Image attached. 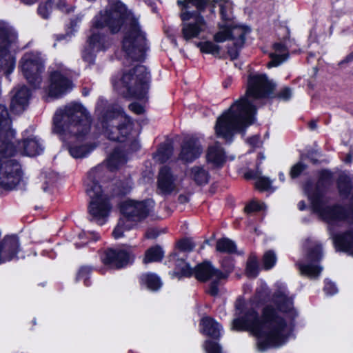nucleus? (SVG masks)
Wrapping results in <instances>:
<instances>
[{
  "instance_id": "nucleus-1",
  "label": "nucleus",
  "mask_w": 353,
  "mask_h": 353,
  "mask_svg": "<svg viewBox=\"0 0 353 353\" xmlns=\"http://www.w3.org/2000/svg\"><path fill=\"white\" fill-rule=\"evenodd\" d=\"M273 304L265 305L259 319L253 308L247 310L243 317L232 321V329L247 330L256 337L257 347L263 351L284 344L292 330V321L296 316L292 302L284 294H275Z\"/></svg>"
},
{
  "instance_id": "nucleus-2",
  "label": "nucleus",
  "mask_w": 353,
  "mask_h": 353,
  "mask_svg": "<svg viewBox=\"0 0 353 353\" xmlns=\"http://www.w3.org/2000/svg\"><path fill=\"white\" fill-rule=\"evenodd\" d=\"M256 107L249 101H236L216 119L214 132L217 137L231 141L234 134L243 132L256 120Z\"/></svg>"
},
{
  "instance_id": "nucleus-3",
  "label": "nucleus",
  "mask_w": 353,
  "mask_h": 353,
  "mask_svg": "<svg viewBox=\"0 0 353 353\" xmlns=\"http://www.w3.org/2000/svg\"><path fill=\"white\" fill-rule=\"evenodd\" d=\"M101 123L107 137L115 141H125L132 130L130 118L119 106L109 108L102 116Z\"/></svg>"
},
{
  "instance_id": "nucleus-4",
  "label": "nucleus",
  "mask_w": 353,
  "mask_h": 353,
  "mask_svg": "<svg viewBox=\"0 0 353 353\" xmlns=\"http://www.w3.org/2000/svg\"><path fill=\"white\" fill-rule=\"evenodd\" d=\"M148 72L143 65H137L114 83V88L126 97L143 98L148 90Z\"/></svg>"
},
{
  "instance_id": "nucleus-5",
  "label": "nucleus",
  "mask_w": 353,
  "mask_h": 353,
  "mask_svg": "<svg viewBox=\"0 0 353 353\" xmlns=\"http://www.w3.org/2000/svg\"><path fill=\"white\" fill-rule=\"evenodd\" d=\"M94 22L96 28L108 26L112 33L118 32L123 26L131 29L138 23L121 3L110 6Z\"/></svg>"
},
{
  "instance_id": "nucleus-6",
  "label": "nucleus",
  "mask_w": 353,
  "mask_h": 353,
  "mask_svg": "<svg viewBox=\"0 0 353 353\" xmlns=\"http://www.w3.org/2000/svg\"><path fill=\"white\" fill-rule=\"evenodd\" d=\"M46 56L39 50L25 52L19 62V68L24 78L34 88L40 85L41 74L45 70Z\"/></svg>"
},
{
  "instance_id": "nucleus-7",
  "label": "nucleus",
  "mask_w": 353,
  "mask_h": 353,
  "mask_svg": "<svg viewBox=\"0 0 353 353\" xmlns=\"http://www.w3.org/2000/svg\"><path fill=\"white\" fill-rule=\"evenodd\" d=\"M148 50L145 35L137 23L125 33L122 41V50L128 59L141 61L145 59Z\"/></svg>"
},
{
  "instance_id": "nucleus-8",
  "label": "nucleus",
  "mask_w": 353,
  "mask_h": 353,
  "mask_svg": "<svg viewBox=\"0 0 353 353\" xmlns=\"http://www.w3.org/2000/svg\"><path fill=\"white\" fill-rule=\"evenodd\" d=\"M0 151V187L6 190H12L21 179V165L15 159H10L15 155Z\"/></svg>"
},
{
  "instance_id": "nucleus-9",
  "label": "nucleus",
  "mask_w": 353,
  "mask_h": 353,
  "mask_svg": "<svg viewBox=\"0 0 353 353\" xmlns=\"http://www.w3.org/2000/svg\"><path fill=\"white\" fill-rule=\"evenodd\" d=\"M180 18L182 21L181 36L186 41L199 38L208 28L205 19L198 11L182 10Z\"/></svg>"
},
{
  "instance_id": "nucleus-10",
  "label": "nucleus",
  "mask_w": 353,
  "mask_h": 353,
  "mask_svg": "<svg viewBox=\"0 0 353 353\" xmlns=\"http://www.w3.org/2000/svg\"><path fill=\"white\" fill-rule=\"evenodd\" d=\"M274 88L275 85L268 79L266 75H254L248 81L245 96L238 101L239 102L247 101L254 105V100L268 97L274 91Z\"/></svg>"
},
{
  "instance_id": "nucleus-11",
  "label": "nucleus",
  "mask_w": 353,
  "mask_h": 353,
  "mask_svg": "<svg viewBox=\"0 0 353 353\" xmlns=\"http://www.w3.org/2000/svg\"><path fill=\"white\" fill-rule=\"evenodd\" d=\"M70 132L80 138L87 134L90 130L91 119L80 104L72 103L68 110V123Z\"/></svg>"
},
{
  "instance_id": "nucleus-12",
  "label": "nucleus",
  "mask_w": 353,
  "mask_h": 353,
  "mask_svg": "<svg viewBox=\"0 0 353 353\" xmlns=\"http://www.w3.org/2000/svg\"><path fill=\"white\" fill-rule=\"evenodd\" d=\"M193 274L196 279L202 282L211 280L208 292L212 296L219 293L218 283L221 279H226L227 274L214 268L210 262L204 261L198 264L194 269Z\"/></svg>"
},
{
  "instance_id": "nucleus-13",
  "label": "nucleus",
  "mask_w": 353,
  "mask_h": 353,
  "mask_svg": "<svg viewBox=\"0 0 353 353\" xmlns=\"http://www.w3.org/2000/svg\"><path fill=\"white\" fill-rule=\"evenodd\" d=\"M152 208L153 203L150 200H127L120 205L121 212L129 220L136 222L148 217Z\"/></svg>"
},
{
  "instance_id": "nucleus-14",
  "label": "nucleus",
  "mask_w": 353,
  "mask_h": 353,
  "mask_svg": "<svg viewBox=\"0 0 353 353\" xmlns=\"http://www.w3.org/2000/svg\"><path fill=\"white\" fill-rule=\"evenodd\" d=\"M15 137V131L11 128V120L7 108L0 104V151L12 154L15 149L12 139Z\"/></svg>"
},
{
  "instance_id": "nucleus-15",
  "label": "nucleus",
  "mask_w": 353,
  "mask_h": 353,
  "mask_svg": "<svg viewBox=\"0 0 353 353\" xmlns=\"http://www.w3.org/2000/svg\"><path fill=\"white\" fill-rule=\"evenodd\" d=\"M50 85L48 95L52 98H59L63 96L66 90V68L62 63L55 62L49 68Z\"/></svg>"
},
{
  "instance_id": "nucleus-16",
  "label": "nucleus",
  "mask_w": 353,
  "mask_h": 353,
  "mask_svg": "<svg viewBox=\"0 0 353 353\" xmlns=\"http://www.w3.org/2000/svg\"><path fill=\"white\" fill-rule=\"evenodd\" d=\"M102 28H96L95 22L91 30V34L88 39V48L85 49L83 59L88 63L94 61V54L92 51L103 50L110 46L108 38L100 32Z\"/></svg>"
},
{
  "instance_id": "nucleus-17",
  "label": "nucleus",
  "mask_w": 353,
  "mask_h": 353,
  "mask_svg": "<svg viewBox=\"0 0 353 353\" xmlns=\"http://www.w3.org/2000/svg\"><path fill=\"white\" fill-rule=\"evenodd\" d=\"M12 145L16 149L15 155L18 153L28 157H34L42 154L45 146L43 140L37 136H30L24 138L22 141L14 145V138L12 139Z\"/></svg>"
},
{
  "instance_id": "nucleus-18",
  "label": "nucleus",
  "mask_w": 353,
  "mask_h": 353,
  "mask_svg": "<svg viewBox=\"0 0 353 353\" xmlns=\"http://www.w3.org/2000/svg\"><path fill=\"white\" fill-rule=\"evenodd\" d=\"M176 176L172 174L170 168L162 167L159 172L157 179V189L163 195H170L177 192Z\"/></svg>"
},
{
  "instance_id": "nucleus-19",
  "label": "nucleus",
  "mask_w": 353,
  "mask_h": 353,
  "mask_svg": "<svg viewBox=\"0 0 353 353\" xmlns=\"http://www.w3.org/2000/svg\"><path fill=\"white\" fill-rule=\"evenodd\" d=\"M202 152L203 147L199 139L190 137L183 141L179 158L184 162H192L199 158Z\"/></svg>"
},
{
  "instance_id": "nucleus-20",
  "label": "nucleus",
  "mask_w": 353,
  "mask_h": 353,
  "mask_svg": "<svg viewBox=\"0 0 353 353\" xmlns=\"http://www.w3.org/2000/svg\"><path fill=\"white\" fill-rule=\"evenodd\" d=\"M111 210L108 199L90 201L88 212L92 219L99 224L104 223Z\"/></svg>"
},
{
  "instance_id": "nucleus-21",
  "label": "nucleus",
  "mask_w": 353,
  "mask_h": 353,
  "mask_svg": "<svg viewBox=\"0 0 353 353\" xmlns=\"http://www.w3.org/2000/svg\"><path fill=\"white\" fill-rule=\"evenodd\" d=\"M30 94V90L26 85L16 88L11 99V111L14 114L21 113L28 105Z\"/></svg>"
},
{
  "instance_id": "nucleus-22",
  "label": "nucleus",
  "mask_w": 353,
  "mask_h": 353,
  "mask_svg": "<svg viewBox=\"0 0 353 353\" xmlns=\"http://www.w3.org/2000/svg\"><path fill=\"white\" fill-rule=\"evenodd\" d=\"M249 31L242 26L229 27L230 40L233 41V47H229L228 54L232 59H235L239 56V50L245 43V34Z\"/></svg>"
},
{
  "instance_id": "nucleus-23",
  "label": "nucleus",
  "mask_w": 353,
  "mask_h": 353,
  "mask_svg": "<svg viewBox=\"0 0 353 353\" xmlns=\"http://www.w3.org/2000/svg\"><path fill=\"white\" fill-rule=\"evenodd\" d=\"M131 255L123 250L109 249L105 252L103 259L105 265H110L115 268H121L130 263Z\"/></svg>"
},
{
  "instance_id": "nucleus-24",
  "label": "nucleus",
  "mask_w": 353,
  "mask_h": 353,
  "mask_svg": "<svg viewBox=\"0 0 353 353\" xmlns=\"http://www.w3.org/2000/svg\"><path fill=\"white\" fill-rule=\"evenodd\" d=\"M12 46H0V72L9 78L16 66V57L11 52Z\"/></svg>"
},
{
  "instance_id": "nucleus-25",
  "label": "nucleus",
  "mask_w": 353,
  "mask_h": 353,
  "mask_svg": "<svg viewBox=\"0 0 353 353\" xmlns=\"http://www.w3.org/2000/svg\"><path fill=\"white\" fill-rule=\"evenodd\" d=\"M66 105L57 110L53 117L52 132L64 145L66 139Z\"/></svg>"
},
{
  "instance_id": "nucleus-26",
  "label": "nucleus",
  "mask_w": 353,
  "mask_h": 353,
  "mask_svg": "<svg viewBox=\"0 0 353 353\" xmlns=\"http://www.w3.org/2000/svg\"><path fill=\"white\" fill-rule=\"evenodd\" d=\"M206 160L208 163H210L214 167H221L225 163L226 156L220 143L216 142L208 148Z\"/></svg>"
},
{
  "instance_id": "nucleus-27",
  "label": "nucleus",
  "mask_w": 353,
  "mask_h": 353,
  "mask_svg": "<svg viewBox=\"0 0 353 353\" xmlns=\"http://www.w3.org/2000/svg\"><path fill=\"white\" fill-rule=\"evenodd\" d=\"M98 170L99 168H95L89 174L90 181L87 185L86 192L90 199V201L108 199L103 194L101 185L94 179Z\"/></svg>"
},
{
  "instance_id": "nucleus-28",
  "label": "nucleus",
  "mask_w": 353,
  "mask_h": 353,
  "mask_svg": "<svg viewBox=\"0 0 353 353\" xmlns=\"http://www.w3.org/2000/svg\"><path fill=\"white\" fill-rule=\"evenodd\" d=\"M17 39L14 30L6 21L0 20V46H12Z\"/></svg>"
},
{
  "instance_id": "nucleus-29",
  "label": "nucleus",
  "mask_w": 353,
  "mask_h": 353,
  "mask_svg": "<svg viewBox=\"0 0 353 353\" xmlns=\"http://www.w3.org/2000/svg\"><path fill=\"white\" fill-rule=\"evenodd\" d=\"M333 240L338 250L347 252L353 247V232L348 231L336 234L333 237Z\"/></svg>"
},
{
  "instance_id": "nucleus-30",
  "label": "nucleus",
  "mask_w": 353,
  "mask_h": 353,
  "mask_svg": "<svg viewBox=\"0 0 353 353\" xmlns=\"http://www.w3.org/2000/svg\"><path fill=\"white\" fill-rule=\"evenodd\" d=\"M201 332L210 337L218 339L220 336V325L210 317H203L201 321Z\"/></svg>"
},
{
  "instance_id": "nucleus-31",
  "label": "nucleus",
  "mask_w": 353,
  "mask_h": 353,
  "mask_svg": "<svg viewBox=\"0 0 353 353\" xmlns=\"http://www.w3.org/2000/svg\"><path fill=\"white\" fill-rule=\"evenodd\" d=\"M274 49L275 52L270 54L271 61L268 63V68L278 66L286 60L288 56L285 47L281 43H275Z\"/></svg>"
},
{
  "instance_id": "nucleus-32",
  "label": "nucleus",
  "mask_w": 353,
  "mask_h": 353,
  "mask_svg": "<svg viewBox=\"0 0 353 353\" xmlns=\"http://www.w3.org/2000/svg\"><path fill=\"white\" fill-rule=\"evenodd\" d=\"M189 176L198 185L206 184L209 180L208 172L201 166H193L189 170Z\"/></svg>"
},
{
  "instance_id": "nucleus-33",
  "label": "nucleus",
  "mask_w": 353,
  "mask_h": 353,
  "mask_svg": "<svg viewBox=\"0 0 353 353\" xmlns=\"http://www.w3.org/2000/svg\"><path fill=\"white\" fill-rule=\"evenodd\" d=\"M174 147L170 143H165L160 145L157 151L153 154V158L161 163L168 161L173 154Z\"/></svg>"
},
{
  "instance_id": "nucleus-34",
  "label": "nucleus",
  "mask_w": 353,
  "mask_h": 353,
  "mask_svg": "<svg viewBox=\"0 0 353 353\" xmlns=\"http://www.w3.org/2000/svg\"><path fill=\"white\" fill-rule=\"evenodd\" d=\"M126 159L124 154L120 150H115L108 157L107 165L110 170H114L124 165Z\"/></svg>"
},
{
  "instance_id": "nucleus-35",
  "label": "nucleus",
  "mask_w": 353,
  "mask_h": 353,
  "mask_svg": "<svg viewBox=\"0 0 353 353\" xmlns=\"http://www.w3.org/2000/svg\"><path fill=\"white\" fill-rule=\"evenodd\" d=\"M163 255L164 253L161 246L155 245L151 247L145 251L143 263H148L160 261L163 258Z\"/></svg>"
},
{
  "instance_id": "nucleus-36",
  "label": "nucleus",
  "mask_w": 353,
  "mask_h": 353,
  "mask_svg": "<svg viewBox=\"0 0 353 353\" xmlns=\"http://www.w3.org/2000/svg\"><path fill=\"white\" fill-rule=\"evenodd\" d=\"M196 46L202 53L210 54L214 57L219 55L221 48L212 41H206L198 42Z\"/></svg>"
},
{
  "instance_id": "nucleus-37",
  "label": "nucleus",
  "mask_w": 353,
  "mask_h": 353,
  "mask_svg": "<svg viewBox=\"0 0 353 353\" xmlns=\"http://www.w3.org/2000/svg\"><path fill=\"white\" fill-rule=\"evenodd\" d=\"M194 270L182 259H178L176 263V270L174 275L179 279L185 276L188 277L193 274Z\"/></svg>"
},
{
  "instance_id": "nucleus-38",
  "label": "nucleus",
  "mask_w": 353,
  "mask_h": 353,
  "mask_svg": "<svg viewBox=\"0 0 353 353\" xmlns=\"http://www.w3.org/2000/svg\"><path fill=\"white\" fill-rule=\"evenodd\" d=\"M141 281L147 286L148 288L152 290H157L161 285V282L159 278L153 274H143L141 276Z\"/></svg>"
},
{
  "instance_id": "nucleus-39",
  "label": "nucleus",
  "mask_w": 353,
  "mask_h": 353,
  "mask_svg": "<svg viewBox=\"0 0 353 353\" xmlns=\"http://www.w3.org/2000/svg\"><path fill=\"white\" fill-rule=\"evenodd\" d=\"M216 249L219 252L231 254L236 252V245L230 239L223 238L217 241Z\"/></svg>"
},
{
  "instance_id": "nucleus-40",
  "label": "nucleus",
  "mask_w": 353,
  "mask_h": 353,
  "mask_svg": "<svg viewBox=\"0 0 353 353\" xmlns=\"http://www.w3.org/2000/svg\"><path fill=\"white\" fill-rule=\"evenodd\" d=\"M95 148V145H83L73 146L70 148V153L74 158H82Z\"/></svg>"
},
{
  "instance_id": "nucleus-41",
  "label": "nucleus",
  "mask_w": 353,
  "mask_h": 353,
  "mask_svg": "<svg viewBox=\"0 0 353 353\" xmlns=\"http://www.w3.org/2000/svg\"><path fill=\"white\" fill-rule=\"evenodd\" d=\"M299 270L302 274L310 278H316L321 273L322 268L314 265H300Z\"/></svg>"
},
{
  "instance_id": "nucleus-42",
  "label": "nucleus",
  "mask_w": 353,
  "mask_h": 353,
  "mask_svg": "<svg viewBox=\"0 0 353 353\" xmlns=\"http://www.w3.org/2000/svg\"><path fill=\"white\" fill-rule=\"evenodd\" d=\"M338 187L341 195H346L352 188L350 177L346 175H341L338 180Z\"/></svg>"
},
{
  "instance_id": "nucleus-43",
  "label": "nucleus",
  "mask_w": 353,
  "mask_h": 353,
  "mask_svg": "<svg viewBox=\"0 0 353 353\" xmlns=\"http://www.w3.org/2000/svg\"><path fill=\"white\" fill-rule=\"evenodd\" d=\"M259 265L256 259L251 256L247 262L246 273L250 277H255L258 274Z\"/></svg>"
},
{
  "instance_id": "nucleus-44",
  "label": "nucleus",
  "mask_w": 353,
  "mask_h": 353,
  "mask_svg": "<svg viewBox=\"0 0 353 353\" xmlns=\"http://www.w3.org/2000/svg\"><path fill=\"white\" fill-rule=\"evenodd\" d=\"M266 205L263 203H258L256 201H252L248 203L244 209L245 213L250 214L254 212L265 210Z\"/></svg>"
},
{
  "instance_id": "nucleus-45",
  "label": "nucleus",
  "mask_w": 353,
  "mask_h": 353,
  "mask_svg": "<svg viewBox=\"0 0 353 353\" xmlns=\"http://www.w3.org/2000/svg\"><path fill=\"white\" fill-rule=\"evenodd\" d=\"M53 3L48 0L45 3H41L38 8V14L43 19H48L52 11Z\"/></svg>"
},
{
  "instance_id": "nucleus-46",
  "label": "nucleus",
  "mask_w": 353,
  "mask_h": 353,
  "mask_svg": "<svg viewBox=\"0 0 353 353\" xmlns=\"http://www.w3.org/2000/svg\"><path fill=\"white\" fill-rule=\"evenodd\" d=\"M228 39H230L229 27L220 28L214 35V40L216 42H223Z\"/></svg>"
},
{
  "instance_id": "nucleus-47",
  "label": "nucleus",
  "mask_w": 353,
  "mask_h": 353,
  "mask_svg": "<svg viewBox=\"0 0 353 353\" xmlns=\"http://www.w3.org/2000/svg\"><path fill=\"white\" fill-rule=\"evenodd\" d=\"M255 185L260 190H267L270 188L271 181L265 176H258L255 178Z\"/></svg>"
},
{
  "instance_id": "nucleus-48",
  "label": "nucleus",
  "mask_w": 353,
  "mask_h": 353,
  "mask_svg": "<svg viewBox=\"0 0 353 353\" xmlns=\"http://www.w3.org/2000/svg\"><path fill=\"white\" fill-rule=\"evenodd\" d=\"M276 262V256L272 251H268L263 256V265L267 270L272 268Z\"/></svg>"
},
{
  "instance_id": "nucleus-49",
  "label": "nucleus",
  "mask_w": 353,
  "mask_h": 353,
  "mask_svg": "<svg viewBox=\"0 0 353 353\" xmlns=\"http://www.w3.org/2000/svg\"><path fill=\"white\" fill-rule=\"evenodd\" d=\"M217 3L220 7V12L223 19L225 20L230 19L228 11L231 8V3L228 0H219Z\"/></svg>"
},
{
  "instance_id": "nucleus-50",
  "label": "nucleus",
  "mask_w": 353,
  "mask_h": 353,
  "mask_svg": "<svg viewBox=\"0 0 353 353\" xmlns=\"http://www.w3.org/2000/svg\"><path fill=\"white\" fill-rule=\"evenodd\" d=\"M204 347L207 353H221V347L215 342L206 341Z\"/></svg>"
},
{
  "instance_id": "nucleus-51",
  "label": "nucleus",
  "mask_w": 353,
  "mask_h": 353,
  "mask_svg": "<svg viewBox=\"0 0 353 353\" xmlns=\"http://www.w3.org/2000/svg\"><path fill=\"white\" fill-rule=\"evenodd\" d=\"M177 247L181 251L190 252L192 250L194 244L188 239H182L177 243Z\"/></svg>"
},
{
  "instance_id": "nucleus-52",
  "label": "nucleus",
  "mask_w": 353,
  "mask_h": 353,
  "mask_svg": "<svg viewBox=\"0 0 353 353\" xmlns=\"http://www.w3.org/2000/svg\"><path fill=\"white\" fill-rule=\"evenodd\" d=\"M321 250L319 245H316L308 254V257L311 261L319 260L321 257Z\"/></svg>"
},
{
  "instance_id": "nucleus-53",
  "label": "nucleus",
  "mask_w": 353,
  "mask_h": 353,
  "mask_svg": "<svg viewBox=\"0 0 353 353\" xmlns=\"http://www.w3.org/2000/svg\"><path fill=\"white\" fill-rule=\"evenodd\" d=\"M188 3H192L196 8V10L199 13L203 10L208 3V0H188Z\"/></svg>"
},
{
  "instance_id": "nucleus-54",
  "label": "nucleus",
  "mask_w": 353,
  "mask_h": 353,
  "mask_svg": "<svg viewBox=\"0 0 353 353\" xmlns=\"http://www.w3.org/2000/svg\"><path fill=\"white\" fill-rule=\"evenodd\" d=\"M305 168V165L301 163H299L296 165H294L292 169H291V171H290V175L292 178H295L296 176H298L303 170H304Z\"/></svg>"
},
{
  "instance_id": "nucleus-55",
  "label": "nucleus",
  "mask_w": 353,
  "mask_h": 353,
  "mask_svg": "<svg viewBox=\"0 0 353 353\" xmlns=\"http://www.w3.org/2000/svg\"><path fill=\"white\" fill-rule=\"evenodd\" d=\"M124 223L123 221H120L117 225V226L114 228L113 231V236L115 239L119 238L123 235L124 231Z\"/></svg>"
},
{
  "instance_id": "nucleus-56",
  "label": "nucleus",
  "mask_w": 353,
  "mask_h": 353,
  "mask_svg": "<svg viewBox=\"0 0 353 353\" xmlns=\"http://www.w3.org/2000/svg\"><path fill=\"white\" fill-rule=\"evenodd\" d=\"M160 233L161 231L157 228H149L145 232V237L148 239H156Z\"/></svg>"
},
{
  "instance_id": "nucleus-57",
  "label": "nucleus",
  "mask_w": 353,
  "mask_h": 353,
  "mask_svg": "<svg viewBox=\"0 0 353 353\" xmlns=\"http://www.w3.org/2000/svg\"><path fill=\"white\" fill-rule=\"evenodd\" d=\"M291 94V90L289 88H285L279 93L278 97L283 100H288L290 98Z\"/></svg>"
},
{
  "instance_id": "nucleus-58",
  "label": "nucleus",
  "mask_w": 353,
  "mask_h": 353,
  "mask_svg": "<svg viewBox=\"0 0 353 353\" xmlns=\"http://www.w3.org/2000/svg\"><path fill=\"white\" fill-rule=\"evenodd\" d=\"M129 109L137 114H140L143 112V107L137 103H132L130 104Z\"/></svg>"
},
{
  "instance_id": "nucleus-59",
  "label": "nucleus",
  "mask_w": 353,
  "mask_h": 353,
  "mask_svg": "<svg viewBox=\"0 0 353 353\" xmlns=\"http://www.w3.org/2000/svg\"><path fill=\"white\" fill-rule=\"evenodd\" d=\"M325 290L328 294H332V293H334L336 291V288L334 287V285H332V283H328L326 285V287L325 288Z\"/></svg>"
},
{
  "instance_id": "nucleus-60",
  "label": "nucleus",
  "mask_w": 353,
  "mask_h": 353,
  "mask_svg": "<svg viewBox=\"0 0 353 353\" xmlns=\"http://www.w3.org/2000/svg\"><path fill=\"white\" fill-rule=\"evenodd\" d=\"M178 200L181 203H185L189 201V196L186 194H180Z\"/></svg>"
},
{
  "instance_id": "nucleus-61",
  "label": "nucleus",
  "mask_w": 353,
  "mask_h": 353,
  "mask_svg": "<svg viewBox=\"0 0 353 353\" xmlns=\"http://www.w3.org/2000/svg\"><path fill=\"white\" fill-rule=\"evenodd\" d=\"M190 3H188V0H184V1H178V4L179 6H183L184 7V9H183L182 10H189L188 8V4Z\"/></svg>"
},
{
  "instance_id": "nucleus-62",
  "label": "nucleus",
  "mask_w": 353,
  "mask_h": 353,
  "mask_svg": "<svg viewBox=\"0 0 353 353\" xmlns=\"http://www.w3.org/2000/svg\"><path fill=\"white\" fill-rule=\"evenodd\" d=\"M352 61H353V52L347 56L346 58L341 63H348Z\"/></svg>"
},
{
  "instance_id": "nucleus-63",
  "label": "nucleus",
  "mask_w": 353,
  "mask_h": 353,
  "mask_svg": "<svg viewBox=\"0 0 353 353\" xmlns=\"http://www.w3.org/2000/svg\"><path fill=\"white\" fill-rule=\"evenodd\" d=\"M21 2H23L26 5L31 6L34 3H35L37 0H21Z\"/></svg>"
},
{
  "instance_id": "nucleus-64",
  "label": "nucleus",
  "mask_w": 353,
  "mask_h": 353,
  "mask_svg": "<svg viewBox=\"0 0 353 353\" xmlns=\"http://www.w3.org/2000/svg\"><path fill=\"white\" fill-rule=\"evenodd\" d=\"M243 305V302L241 300H238L236 303V310H240Z\"/></svg>"
}]
</instances>
